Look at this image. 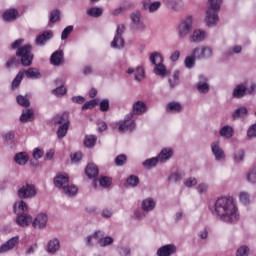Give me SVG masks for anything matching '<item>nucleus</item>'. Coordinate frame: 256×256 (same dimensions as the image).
<instances>
[{
    "instance_id": "f257e3e1",
    "label": "nucleus",
    "mask_w": 256,
    "mask_h": 256,
    "mask_svg": "<svg viewBox=\"0 0 256 256\" xmlns=\"http://www.w3.org/2000/svg\"><path fill=\"white\" fill-rule=\"evenodd\" d=\"M214 211L220 221L227 223V225H235L239 223V219H241L239 208L231 198H218L214 203Z\"/></svg>"
},
{
    "instance_id": "f03ea898",
    "label": "nucleus",
    "mask_w": 256,
    "mask_h": 256,
    "mask_svg": "<svg viewBox=\"0 0 256 256\" xmlns=\"http://www.w3.org/2000/svg\"><path fill=\"white\" fill-rule=\"evenodd\" d=\"M149 61L152 63V65H154L153 73L158 77L165 79V77L169 75V70H167V67H165V64H163V56H161L159 52L151 53Z\"/></svg>"
},
{
    "instance_id": "7ed1b4c3",
    "label": "nucleus",
    "mask_w": 256,
    "mask_h": 256,
    "mask_svg": "<svg viewBox=\"0 0 256 256\" xmlns=\"http://www.w3.org/2000/svg\"><path fill=\"white\" fill-rule=\"evenodd\" d=\"M33 47L31 45L26 44L16 51V57H19L21 65L23 67H31L33 65Z\"/></svg>"
},
{
    "instance_id": "20e7f679",
    "label": "nucleus",
    "mask_w": 256,
    "mask_h": 256,
    "mask_svg": "<svg viewBox=\"0 0 256 256\" xmlns=\"http://www.w3.org/2000/svg\"><path fill=\"white\" fill-rule=\"evenodd\" d=\"M17 195L19 199H33L37 197V188L33 184L24 182L19 186Z\"/></svg>"
},
{
    "instance_id": "39448f33",
    "label": "nucleus",
    "mask_w": 256,
    "mask_h": 256,
    "mask_svg": "<svg viewBox=\"0 0 256 256\" xmlns=\"http://www.w3.org/2000/svg\"><path fill=\"white\" fill-rule=\"evenodd\" d=\"M136 127L137 124L135 123V120H133V112H130L126 114L124 120L119 122L118 131L119 133H133Z\"/></svg>"
},
{
    "instance_id": "423d86ee",
    "label": "nucleus",
    "mask_w": 256,
    "mask_h": 256,
    "mask_svg": "<svg viewBox=\"0 0 256 256\" xmlns=\"http://www.w3.org/2000/svg\"><path fill=\"white\" fill-rule=\"evenodd\" d=\"M191 31H193V17L187 16L178 25L179 39H185V37L191 35Z\"/></svg>"
},
{
    "instance_id": "0eeeda50",
    "label": "nucleus",
    "mask_w": 256,
    "mask_h": 256,
    "mask_svg": "<svg viewBox=\"0 0 256 256\" xmlns=\"http://www.w3.org/2000/svg\"><path fill=\"white\" fill-rule=\"evenodd\" d=\"M195 88L197 89L200 95H207L211 91V84H209V78L203 74L198 76V81L195 84Z\"/></svg>"
},
{
    "instance_id": "6e6552de",
    "label": "nucleus",
    "mask_w": 256,
    "mask_h": 256,
    "mask_svg": "<svg viewBox=\"0 0 256 256\" xmlns=\"http://www.w3.org/2000/svg\"><path fill=\"white\" fill-rule=\"evenodd\" d=\"M212 154L214 155L215 161H225V150L221 147V142L214 141L210 145Z\"/></svg>"
},
{
    "instance_id": "1a4fd4ad",
    "label": "nucleus",
    "mask_w": 256,
    "mask_h": 256,
    "mask_svg": "<svg viewBox=\"0 0 256 256\" xmlns=\"http://www.w3.org/2000/svg\"><path fill=\"white\" fill-rule=\"evenodd\" d=\"M132 21V31H143L145 23L141 21V11L137 10L130 15Z\"/></svg>"
},
{
    "instance_id": "9d476101",
    "label": "nucleus",
    "mask_w": 256,
    "mask_h": 256,
    "mask_svg": "<svg viewBox=\"0 0 256 256\" xmlns=\"http://www.w3.org/2000/svg\"><path fill=\"white\" fill-rule=\"evenodd\" d=\"M205 23L208 27H215L219 23V11L207 8Z\"/></svg>"
},
{
    "instance_id": "9b49d317",
    "label": "nucleus",
    "mask_w": 256,
    "mask_h": 256,
    "mask_svg": "<svg viewBox=\"0 0 256 256\" xmlns=\"http://www.w3.org/2000/svg\"><path fill=\"white\" fill-rule=\"evenodd\" d=\"M51 39H53V31L46 30L36 37L35 44L37 47H45Z\"/></svg>"
},
{
    "instance_id": "f8f14e48",
    "label": "nucleus",
    "mask_w": 256,
    "mask_h": 256,
    "mask_svg": "<svg viewBox=\"0 0 256 256\" xmlns=\"http://www.w3.org/2000/svg\"><path fill=\"white\" fill-rule=\"evenodd\" d=\"M19 17V10H17L16 8L6 9L2 14L3 21H5L6 23H13V21H17Z\"/></svg>"
},
{
    "instance_id": "ddd939ff",
    "label": "nucleus",
    "mask_w": 256,
    "mask_h": 256,
    "mask_svg": "<svg viewBox=\"0 0 256 256\" xmlns=\"http://www.w3.org/2000/svg\"><path fill=\"white\" fill-rule=\"evenodd\" d=\"M49 221V216L45 213L38 214L32 222V227L34 229H45L47 227V222Z\"/></svg>"
},
{
    "instance_id": "4468645a",
    "label": "nucleus",
    "mask_w": 256,
    "mask_h": 256,
    "mask_svg": "<svg viewBox=\"0 0 256 256\" xmlns=\"http://www.w3.org/2000/svg\"><path fill=\"white\" fill-rule=\"evenodd\" d=\"M175 253H177V246H175V244H166L157 250L156 255L172 256L175 255Z\"/></svg>"
},
{
    "instance_id": "2eb2a0df",
    "label": "nucleus",
    "mask_w": 256,
    "mask_h": 256,
    "mask_svg": "<svg viewBox=\"0 0 256 256\" xmlns=\"http://www.w3.org/2000/svg\"><path fill=\"white\" fill-rule=\"evenodd\" d=\"M69 183V176L66 173H58L54 178V185L58 189H65Z\"/></svg>"
},
{
    "instance_id": "dca6fc26",
    "label": "nucleus",
    "mask_w": 256,
    "mask_h": 256,
    "mask_svg": "<svg viewBox=\"0 0 256 256\" xmlns=\"http://www.w3.org/2000/svg\"><path fill=\"white\" fill-rule=\"evenodd\" d=\"M247 95V82L240 83L236 85L232 92V97L234 99H243Z\"/></svg>"
},
{
    "instance_id": "f3484780",
    "label": "nucleus",
    "mask_w": 256,
    "mask_h": 256,
    "mask_svg": "<svg viewBox=\"0 0 256 256\" xmlns=\"http://www.w3.org/2000/svg\"><path fill=\"white\" fill-rule=\"evenodd\" d=\"M155 207H157V202L152 197L145 198L141 202V209L144 213H151V211H155Z\"/></svg>"
},
{
    "instance_id": "a211bd4d",
    "label": "nucleus",
    "mask_w": 256,
    "mask_h": 256,
    "mask_svg": "<svg viewBox=\"0 0 256 256\" xmlns=\"http://www.w3.org/2000/svg\"><path fill=\"white\" fill-rule=\"evenodd\" d=\"M147 104H145V102L139 100L136 101L133 106H132V115H145V113H147Z\"/></svg>"
},
{
    "instance_id": "6ab92c4d",
    "label": "nucleus",
    "mask_w": 256,
    "mask_h": 256,
    "mask_svg": "<svg viewBox=\"0 0 256 256\" xmlns=\"http://www.w3.org/2000/svg\"><path fill=\"white\" fill-rule=\"evenodd\" d=\"M173 148H163L156 156L158 163H167L173 157Z\"/></svg>"
},
{
    "instance_id": "aec40b11",
    "label": "nucleus",
    "mask_w": 256,
    "mask_h": 256,
    "mask_svg": "<svg viewBox=\"0 0 256 256\" xmlns=\"http://www.w3.org/2000/svg\"><path fill=\"white\" fill-rule=\"evenodd\" d=\"M16 223L20 227H29L33 223V217L26 213L17 214Z\"/></svg>"
},
{
    "instance_id": "412c9836",
    "label": "nucleus",
    "mask_w": 256,
    "mask_h": 256,
    "mask_svg": "<svg viewBox=\"0 0 256 256\" xmlns=\"http://www.w3.org/2000/svg\"><path fill=\"white\" fill-rule=\"evenodd\" d=\"M54 125H67L71 124L69 121V112H62L52 118Z\"/></svg>"
},
{
    "instance_id": "4be33fe9",
    "label": "nucleus",
    "mask_w": 256,
    "mask_h": 256,
    "mask_svg": "<svg viewBox=\"0 0 256 256\" xmlns=\"http://www.w3.org/2000/svg\"><path fill=\"white\" fill-rule=\"evenodd\" d=\"M64 61V53L63 50H56L54 53H52L50 57V63L51 65H54L55 67H59Z\"/></svg>"
},
{
    "instance_id": "5701e85b",
    "label": "nucleus",
    "mask_w": 256,
    "mask_h": 256,
    "mask_svg": "<svg viewBox=\"0 0 256 256\" xmlns=\"http://www.w3.org/2000/svg\"><path fill=\"white\" fill-rule=\"evenodd\" d=\"M59 249H61V242H59V239L53 238L48 241L47 253H50L51 255H55V253H58Z\"/></svg>"
},
{
    "instance_id": "b1692460",
    "label": "nucleus",
    "mask_w": 256,
    "mask_h": 256,
    "mask_svg": "<svg viewBox=\"0 0 256 256\" xmlns=\"http://www.w3.org/2000/svg\"><path fill=\"white\" fill-rule=\"evenodd\" d=\"M17 243H19V236L12 237L0 247V253H7V251H11Z\"/></svg>"
},
{
    "instance_id": "393cba45",
    "label": "nucleus",
    "mask_w": 256,
    "mask_h": 256,
    "mask_svg": "<svg viewBox=\"0 0 256 256\" xmlns=\"http://www.w3.org/2000/svg\"><path fill=\"white\" fill-rule=\"evenodd\" d=\"M207 37V33L203 30L196 29L193 31L192 35L190 36V41L192 43H201V41H205Z\"/></svg>"
},
{
    "instance_id": "a878e982",
    "label": "nucleus",
    "mask_w": 256,
    "mask_h": 256,
    "mask_svg": "<svg viewBox=\"0 0 256 256\" xmlns=\"http://www.w3.org/2000/svg\"><path fill=\"white\" fill-rule=\"evenodd\" d=\"M164 3L172 9V11H176L179 13V11H183V1L182 0H164Z\"/></svg>"
},
{
    "instance_id": "bb28decb",
    "label": "nucleus",
    "mask_w": 256,
    "mask_h": 256,
    "mask_svg": "<svg viewBox=\"0 0 256 256\" xmlns=\"http://www.w3.org/2000/svg\"><path fill=\"white\" fill-rule=\"evenodd\" d=\"M234 165H241L245 161V150L243 148H238L234 150L233 154Z\"/></svg>"
},
{
    "instance_id": "cd10ccee",
    "label": "nucleus",
    "mask_w": 256,
    "mask_h": 256,
    "mask_svg": "<svg viewBox=\"0 0 256 256\" xmlns=\"http://www.w3.org/2000/svg\"><path fill=\"white\" fill-rule=\"evenodd\" d=\"M14 161L17 165H27L29 163V154L27 152H19L14 156Z\"/></svg>"
},
{
    "instance_id": "c85d7f7f",
    "label": "nucleus",
    "mask_w": 256,
    "mask_h": 256,
    "mask_svg": "<svg viewBox=\"0 0 256 256\" xmlns=\"http://www.w3.org/2000/svg\"><path fill=\"white\" fill-rule=\"evenodd\" d=\"M85 173L89 179H94L99 175V168L94 163H90L86 166Z\"/></svg>"
},
{
    "instance_id": "c756f323",
    "label": "nucleus",
    "mask_w": 256,
    "mask_h": 256,
    "mask_svg": "<svg viewBox=\"0 0 256 256\" xmlns=\"http://www.w3.org/2000/svg\"><path fill=\"white\" fill-rule=\"evenodd\" d=\"M167 113H181L183 111V106L181 103L172 101L166 106Z\"/></svg>"
},
{
    "instance_id": "7c9ffc66",
    "label": "nucleus",
    "mask_w": 256,
    "mask_h": 256,
    "mask_svg": "<svg viewBox=\"0 0 256 256\" xmlns=\"http://www.w3.org/2000/svg\"><path fill=\"white\" fill-rule=\"evenodd\" d=\"M219 135L224 139H231L235 135V130L231 126L225 125L220 129Z\"/></svg>"
},
{
    "instance_id": "2f4dec72",
    "label": "nucleus",
    "mask_w": 256,
    "mask_h": 256,
    "mask_svg": "<svg viewBox=\"0 0 256 256\" xmlns=\"http://www.w3.org/2000/svg\"><path fill=\"white\" fill-rule=\"evenodd\" d=\"M247 113H249L247 107H240L232 113V119L234 121H237V119H245V117H247Z\"/></svg>"
},
{
    "instance_id": "473e14b6",
    "label": "nucleus",
    "mask_w": 256,
    "mask_h": 256,
    "mask_svg": "<svg viewBox=\"0 0 256 256\" xmlns=\"http://www.w3.org/2000/svg\"><path fill=\"white\" fill-rule=\"evenodd\" d=\"M112 49H118L121 51L125 47V40L123 36H114L113 41L111 42Z\"/></svg>"
},
{
    "instance_id": "72a5a7b5",
    "label": "nucleus",
    "mask_w": 256,
    "mask_h": 256,
    "mask_svg": "<svg viewBox=\"0 0 256 256\" xmlns=\"http://www.w3.org/2000/svg\"><path fill=\"white\" fill-rule=\"evenodd\" d=\"M201 61L205 59H212L213 58V48L209 46H201Z\"/></svg>"
},
{
    "instance_id": "f704fd0d",
    "label": "nucleus",
    "mask_w": 256,
    "mask_h": 256,
    "mask_svg": "<svg viewBox=\"0 0 256 256\" xmlns=\"http://www.w3.org/2000/svg\"><path fill=\"white\" fill-rule=\"evenodd\" d=\"M27 209H28L27 203L23 200H20L14 204V211L15 213H17V215L18 214L23 215V213H25Z\"/></svg>"
},
{
    "instance_id": "c9c22d12",
    "label": "nucleus",
    "mask_w": 256,
    "mask_h": 256,
    "mask_svg": "<svg viewBox=\"0 0 256 256\" xmlns=\"http://www.w3.org/2000/svg\"><path fill=\"white\" fill-rule=\"evenodd\" d=\"M158 163H159V160L156 156V157H152L150 159H146L144 162H142V167H144V169L150 170V169L157 167Z\"/></svg>"
},
{
    "instance_id": "e433bc0d",
    "label": "nucleus",
    "mask_w": 256,
    "mask_h": 256,
    "mask_svg": "<svg viewBox=\"0 0 256 256\" xmlns=\"http://www.w3.org/2000/svg\"><path fill=\"white\" fill-rule=\"evenodd\" d=\"M26 77L28 79H41V72L37 68H29L28 70L25 71Z\"/></svg>"
},
{
    "instance_id": "4c0bfd02",
    "label": "nucleus",
    "mask_w": 256,
    "mask_h": 256,
    "mask_svg": "<svg viewBox=\"0 0 256 256\" xmlns=\"http://www.w3.org/2000/svg\"><path fill=\"white\" fill-rule=\"evenodd\" d=\"M33 119V110L31 109H25L22 111V114L20 116L21 123H29Z\"/></svg>"
},
{
    "instance_id": "58836bf2",
    "label": "nucleus",
    "mask_w": 256,
    "mask_h": 256,
    "mask_svg": "<svg viewBox=\"0 0 256 256\" xmlns=\"http://www.w3.org/2000/svg\"><path fill=\"white\" fill-rule=\"evenodd\" d=\"M70 125L71 124H62L58 127V130L56 132L58 139H63L67 137V131H69Z\"/></svg>"
},
{
    "instance_id": "ea45409f",
    "label": "nucleus",
    "mask_w": 256,
    "mask_h": 256,
    "mask_svg": "<svg viewBox=\"0 0 256 256\" xmlns=\"http://www.w3.org/2000/svg\"><path fill=\"white\" fill-rule=\"evenodd\" d=\"M88 17H94L95 19L101 17L103 15V9L99 7H92L86 11Z\"/></svg>"
},
{
    "instance_id": "a19ab883",
    "label": "nucleus",
    "mask_w": 256,
    "mask_h": 256,
    "mask_svg": "<svg viewBox=\"0 0 256 256\" xmlns=\"http://www.w3.org/2000/svg\"><path fill=\"white\" fill-rule=\"evenodd\" d=\"M222 3H223V0H208V7H207V9L219 12V11H221Z\"/></svg>"
},
{
    "instance_id": "79ce46f5",
    "label": "nucleus",
    "mask_w": 256,
    "mask_h": 256,
    "mask_svg": "<svg viewBox=\"0 0 256 256\" xmlns=\"http://www.w3.org/2000/svg\"><path fill=\"white\" fill-rule=\"evenodd\" d=\"M62 191L65 193V195H67V197H73L74 195H77L79 188H77L75 185L67 184V186Z\"/></svg>"
},
{
    "instance_id": "37998d69",
    "label": "nucleus",
    "mask_w": 256,
    "mask_h": 256,
    "mask_svg": "<svg viewBox=\"0 0 256 256\" xmlns=\"http://www.w3.org/2000/svg\"><path fill=\"white\" fill-rule=\"evenodd\" d=\"M179 74H180L179 70H175L173 72L172 79L171 78L168 79L170 89H175V87L179 85Z\"/></svg>"
},
{
    "instance_id": "c03bdc74",
    "label": "nucleus",
    "mask_w": 256,
    "mask_h": 256,
    "mask_svg": "<svg viewBox=\"0 0 256 256\" xmlns=\"http://www.w3.org/2000/svg\"><path fill=\"white\" fill-rule=\"evenodd\" d=\"M183 177H185V172L177 171V172L171 174L168 177V180L171 181V183H179V181H182Z\"/></svg>"
},
{
    "instance_id": "a18cd8bd",
    "label": "nucleus",
    "mask_w": 256,
    "mask_h": 256,
    "mask_svg": "<svg viewBox=\"0 0 256 256\" xmlns=\"http://www.w3.org/2000/svg\"><path fill=\"white\" fill-rule=\"evenodd\" d=\"M96 143H97V136L95 135H88L84 139V145L89 149H91V147H95Z\"/></svg>"
},
{
    "instance_id": "49530a36",
    "label": "nucleus",
    "mask_w": 256,
    "mask_h": 256,
    "mask_svg": "<svg viewBox=\"0 0 256 256\" xmlns=\"http://www.w3.org/2000/svg\"><path fill=\"white\" fill-rule=\"evenodd\" d=\"M113 238L111 236H102L98 238V243L100 247H107L109 245H113Z\"/></svg>"
},
{
    "instance_id": "de8ad7c7",
    "label": "nucleus",
    "mask_w": 256,
    "mask_h": 256,
    "mask_svg": "<svg viewBox=\"0 0 256 256\" xmlns=\"http://www.w3.org/2000/svg\"><path fill=\"white\" fill-rule=\"evenodd\" d=\"M134 79L135 81H143V79H145V70L143 69V67L138 66L135 69L134 72Z\"/></svg>"
},
{
    "instance_id": "09e8293b",
    "label": "nucleus",
    "mask_w": 256,
    "mask_h": 256,
    "mask_svg": "<svg viewBox=\"0 0 256 256\" xmlns=\"http://www.w3.org/2000/svg\"><path fill=\"white\" fill-rule=\"evenodd\" d=\"M241 51H243V47H241V45H236L226 50L225 55L226 57H231V55H239Z\"/></svg>"
},
{
    "instance_id": "8fccbe9b",
    "label": "nucleus",
    "mask_w": 256,
    "mask_h": 256,
    "mask_svg": "<svg viewBox=\"0 0 256 256\" xmlns=\"http://www.w3.org/2000/svg\"><path fill=\"white\" fill-rule=\"evenodd\" d=\"M248 183H251L252 185H256V167L251 168L246 177Z\"/></svg>"
},
{
    "instance_id": "3c124183",
    "label": "nucleus",
    "mask_w": 256,
    "mask_h": 256,
    "mask_svg": "<svg viewBox=\"0 0 256 256\" xmlns=\"http://www.w3.org/2000/svg\"><path fill=\"white\" fill-rule=\"evenodd\" d=\"M251 253V249H249V246L242 245L238 247L236 251V256H249Z\"/></svg>"
},
{
    "instance_id": "603ef678",
    "label": "nucleus",
    "mask_w": 256,
    "mask_h": 256,
    "mask_svg": "<svg viewBox=\"0 0 256 256\" xmlns=\"http://www.w3.org/2000/svg\"><path fill=\"white\" fill-rule=\"evenodd\" d=\"M196 59L190 54L184 59V65L186 69H193L195 67Z\"/></svg>"
},
{
    "instance_id": "864d4df0",
    "label": "nucleus",
    "mask_w": 256,
    "mask_h": 256,
    "mask_svg": "<svg viewBox=\"0 0 256 256\" xmlns=\"http://www.w3.org/2000/svg\"><path fill=\"white\" fill-rule=\"evenodd\" d=\"M99 237H105V232L98 230L92 236H87L86 245H92L91 241H93V239H99Z\"/></svg>"
},
{
    "instance_id": "5fc2aeb1",
    "label": "nucleus",
    "mask_w": 256,
    "mask_h": 256,
    "mask_svg": "<svg viewBox=\"0 0 256 256\" xmlns=\"http://www.w3.org/2000/svg\"><path fill=\"white\" fill-rule=\"evenodd\" d=\"M160 8L161 2L159 1L151 3L150 5L144 4V9H149V13H155L156 11H159Z\"/></svg>"
},
{
    "instance_id": "6e6d98bb",
    "label": "nucleus",
    "mask_w": 256,
    "mask_h": 256,
    "mask_svg": "<svg viewBox=\"0 0 256 256\" xmlns=\"http://www.w3.org/2000/svg\"><path fill=\"white\" fill-rule=\"evenodd\" d=\"M24 73L19 71L14 80L12 81V89H17L21 85V81H23Z\"/></svg>"
},
{
    "instance_id": "4d7b16f0",
    "label": "nucleus",
    "mask_w": 256,
    "mask_h": 256,
    "mask_svg": "<svg viewBox=\"0 0 256 256\" xmlns=\"http://www.w3.org/2000/svg\"><path fill=\"white\" fill-rule=\"evenodd\" d=\"M126 183L128 187H137L139 185V177L136 175H130L126 180Z\"/></svg>"
},
{
    "instance_id": "13d9d810",
    "label": "nucleus",
    "mask_w": 256,
    "mask_h": 256,
    "mask_svg": "<svg viewBox=\"0 0 256 256\" xmlns=\"http://www.w3.org/2000/svg\"><path fill=\"white\" fill-rule=\"evenodd\" d=\"M16 101L18 104L21 105V107H29L31 105V102H29V99L23 95H18L16 97Z\"/></svg>"
},
{
    "instance_id": "bf43d9fd",
    "label": "nucleus",
    "mask_w": 256,
    "mask_h": 256,
    "mask_svg": "<svg viewBox=\"0 0 256 256\" xmlns=\"http://www.w3.org/2000/svg\"><path fill=\"white\" fill-rule=\"evenodd\" d=\"M115 163L117 167H123L127 163V155L120 154L115 158Z\"/></svg>"
},
{
    "instance_id": "052dcab7",
    "label": "nucleus",
    "mask_w": 256,
    "mask_h": 256,
    "mask_svg": "<svg viewBox=\"0 0 256 256\" xmlns=\"http://www.w3.org/2000/svg\"><path fill=\"white\" fill-rule=\"evenodd\" d=\"M67 93L65 86H58L56 89L52 90V94L56 97H63Z\"/></svg>"
},
{
    "instance_id": "680f3d73",
    "label": "nucleus",
    "mask_w": 256,
    "mask_h": 256,
    "mask_svg": "<svg viewBox=\"0 0 256 256\" xmlns=\"http://www.w3.org/2000/svg\"><path fill=\"white\" fill-rule=\"evenodd\" d=\"M96 105H99V100H90L84 103V105L82 106V110L87 111V109H93V107H96Z\"/></svg>"
},
{
    "instance_id": "e2e57ef3",
    "label": "nucleus",
    "mask_w": 256,
    "mask_h": 256,
    "mask_svg": "<svg viewBox=\"0 0 256 256\" xmlns=\"http://www.w3.org/2000/svg\"><path fill=\"white\" fill-rule=\"evenodd\" d=\"M247 137L250 141L256 139V123L251 125L247 130Z\"/></svg>"
},
{
    "instance_id": "0e129e2a",
    "label": "nucleus",
    "mask_w": 256,
    "mask_h": 256,
    "mask_svg": "<svg viewBox=\"0 0 256 256\" xmlns=\"http://www.w3.org/2000/svg\"><path fill=\"white\" fill-rule=\"evenodd\" d=\"M239 199L242 205H249V203L251 202L249 193L247 192H241L239 195Z\"/></svg>"
},
{
    "instance_id": "69168bd1",
    "label": "nucleus",
    "mask_w": 256,
    "mask_h": 256,
    "mask_svg": "<svg viewBox=\"0 0 256 256\" xmlns=\"http://www.w3.org/2000/svg\"><path fill=\"white\" fill-rule=\"evenodd\" d=\"M61 16V12L59 10H53L50 13V18H49V22L50 23H57V21H59Z\"/></svg>"
},
{
    "instance_id": "338daca9",
    "label": "nucleus",
    "mask_w": 256,
    "mask_h": 256,
    "mask_svg": "<svg viewBox=\"0 0 256 256\" xmlns=\"http://www.w3.org/2000/svg\"><path fill=\"white\" fill-rule=\"evenodd\" d=\"M71 33H73V25L67 26L61 34V39L62 41H65V39L69 38V35H71Z\"/></svg>"
},
{
    "instance_id": "774afa93",
    "label": "nucleus",
    "mask_w": 256,
    "mask_h": 256,
    "mask_svg": "<svg viewBox=\"0 0 256 256\" xmlns=\"http://www.w3.org/2000/svg\"><path fill=\"white\" fill-rule=\"evenodd\" d=\"M196 61H201V47H196L191 50L190 54Z\"/></svg>"
}]
</instances>
